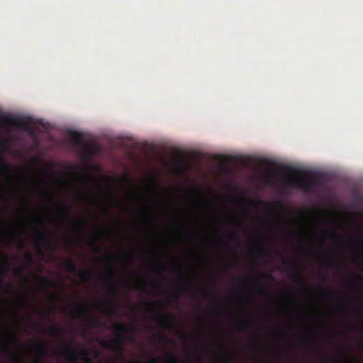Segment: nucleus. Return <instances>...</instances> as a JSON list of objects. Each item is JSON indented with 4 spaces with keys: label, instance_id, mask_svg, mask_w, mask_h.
Returning <instances> with one entry per match:
<instances>
[{
    "label": "nucleus",
    "instance_id": "3",
    "mask_svg": "<svg viewBox=\"0 0 363 363\" xmlns=\"http://www.w3.org/2000/svg\"><path fill=\"white\" fill-rule=\"evenodd\" d=\"M290 186H296L306 192L311 191L315 186L320 184V179L318 175L311 172H304V176L298 178H292L288 180Z\"/></svg>",
    "mask_w": 363,
    "mask_h": 363
},
{
    "label": "nucleus",
    "instance_id": "20",
    "mask_svg": "<svg viewBox=\"0 0 363 363\" xmlns=\"http://www.w3.org/2000/svg\"><path fill=\"white\" fill-rule=\"evenodd\" d=\"M0 261L3 262L6 267H9L10 264L9 257L6 254H4L1 251H0Z\"/></svg>",
    "mask_w": 363,
    "mask_h": 363
},
{
    "label": "nucleus",
    "instance_id": "49",
    "mask_svg": "<svg viewBox=\"0 0 363 363\" xmlns=\"http://www.w3.org/2000/svg\"><path fill=\"white\" fill-rule=\"evenodd\" d=\"M157 304L159 305V306L161 308L162 307V303L161 302H157Z\"/></svg>",
    "mask_w": 363,
    "mask_h": 363
},
{
    "label": "nucleus",
    "instance_id": "42",
    "mask_svg": "<svg viewBox=\"0 0 363 363\" xmlns=\"http://www.w3.org/2000/svg\"><path fill=\"white\" fill-rule=\"evenodd\" d=\"M164 272V267H163V265L160 264V273H163Z\"/></svg>",
    "mask_w": 363,
    "mask_h": 363
},
{
    "label": "nucleus",
    "instance_id": "34",
    "mask_svg": "<svg viewBox=\"0 0 363 363\" xmlns=\"http://www.w3.org/2000/svg\"><path fill=\"white\" fill-rule=\"evenodd\" d=\"M84 361L86 362V363H91L92 362V359L91 357H89L86 353H85L84 354Z\"/></svg>",
    "mask_w": 363,
    "mask_h": 363
},
{
    "label": "nucleus",
    "instance_id": "28",
    "mask_svg": "<svg viewBox=\"0 0 363 363\" xmlns=\"http://www.w3.org/2000/svg\"><path fill=\"white\" fill-rule=\"evenodd\" d=\"M6 274V270H3L1 275L0 276V287L5 286L4 277Z\"/></svg>",
    "mask_w": 363,
    "mask_h": 363
},
{
    "label": "nucleus",
    "instance_id": "30",
    "mask_svg": "<svg viewBox=\"0 0 363 363\" xmlns=\"http://www.w3.org/2000/svg\"><path fill=\"white\" fill-rule=\"evenodd\" d=\"M160 340L162 342H171V343H174V341L172 340V339H167L165 336L164 335H160Z\"/></svg>",
    "mask_w": 363,
    "mask_h": 363
},
{
    "label": "nucleus",
    "instance_id": "21",
    "mask_svg": "<svg viewBox=\"0 0 363 363\" xmlns=\"http://www.w3.org/2000/svg\"><path fill=\"white\" fill-rule=\"evenodd\" d=\"M259 277L268 281H274V278L270 273H264L259 274Z\"/></svg>",
    "mask_w": 363,
    "mask_h": 363
},
{
    "label": "nucleus",
    "instance_id": "37",
    "mask_svg": "<svg viewBox=\"0 0 363 363\" xmlns=\"http://www.w3.org/2000/svg\"><path fill=\"white\" fill-rule=\"evenodd\" d=\"M135 284H134L133 282H131V283H128V284L126 285V287H127V288H128V289H135Z\"/></svg>",
    "mask_w": 363,
    "mask_h": 363
},
{
    "label": "nucleus",
    "instance_id": "8",
    "mask_svg": "<svg viewBox=\"0 0 363 363\" xmlns=\"http://www.w3.org/2000/svg\"><path fill=\"white\" fill-rule=\"evenodd\" d=\"M107 284L109 286L108 298H110L111 301H112L115 306H117L118 296V288L115 283L113 281L111 277H109L108 279Z\"/></svg>",
    "mask_w": 363,
    "mask_h": 363
},
{
    "label": "nucleus",
    "instance_id": "35",
    "mask_svg": "<svg viewBox=\"0 0 363 363\" xmlns=\"http://www.w3.org/2000/svg\"><path fill=\"white\" fill-rule=\"evenodd\" d=\"M260 252H261V254L265 255L269 252V248L263 247L261 248Z\"/></svg>",
    "mask_w": 363,
    "mask_h": 363
},
{
    "label": "nucleus",
    "instance_id": "1",
    "mask_svg": "<svg viewBox=\"0 0 363 363\" xmlns=\"http://www.w3.org/2000/svg\"><path fill=\"white\" fill-rule=\"evenodd\" d=\"M75 315L77 318L86 320L91 325L111 329L113 331L116 336V340L114 341L101 340L99 342L100 345L103 348L121 351L123 344L125 341H133V337L131 335L133 330V328L127 326L124 323H117L113 324L111 327H108L107 324L91 316L87 308L84 307L77 308L75 311Z\"/></svg>",
    "mask_w": 363,
    "mask_h": 363
},
{
    "label": "nucleus",
    "instance_id": "41",
    "mask_svg": "<svg viewBox=\"0 0 363 363\" xmlns=\"http://www.w3.org/2000/svg\"><path fill=\"white\" fill-rule=\"evenodd\" d=\"M350 306V305L347 303H344L341 305V308L342 309L347 308Z\"/></svg>",
    "mask_w": 363,
    "mask_h": 363
},
{
    "label": "nucleus",
    "instance_id": "11",
    "mask_svg": "<svg viewBox=\"0 0 363 363\" xmlns=\"http://www.w3.org/2000/svg\"><path fill=\"white\" fill-rule=\"evenodd\" d=\"M164 357H167L166 361H162V358H154L149 361V363H177L178 359L171 355L169 353H165Z\"/></svg>",
    "mask_w": 363,
    "mask_h": 363
},
{
    "label": "nucleus",
    "instance_id": "33",
    "mask_svg": "<svg viewBox=\"0 0 363 363\" xmlns=\"http://www.w3.org/2000/svg\"><path fill=\"white\" fill-rule=\"evenodd\" d=\"M247 328V323H243L242 325H240L238 328V330L240 331H242V330H245Z\"/></svg>",
    "mask_w": 363,
    "mask_h": 363
},
{
    "label": "nucleus",
    "instance_id": "24",
    "mask_svg": "<svg viewBox=\"0 0 363 363\" xmlns=\"http://www.w3.org/2000/svg\"><path fill=\"white\" fill-rule=\"evenodd\" d=\"M13 273L17 275V276H19V277H21L24 279V280L26 281H28V279L27 277H26L24 274H23V269L22 268H16L14 269L13 271Z\"/></svg>",
    "mask_w": 363,
    "mask_h": 363
},
{
    "label": "nucleus",
    "instance_id": "46",
    "mask_svg": "<svg viewBox=\"0 0 363 363\" xmlns=\"http://www.w3.org/2000/svg\"><path fill=\"white\" fill-rule=\"evenodd\" d=\"M226 361L227 362H229L230 361H231V358L229 357H226Z\"/></svg>",
    "mask_w": 363,
    "mask_h": 363
},
{
    "label": "nucleus",
    "instance_id": "19",
    "mask_svg": "<svg viewBox=\"0 0 363 363\" xmlns=\"http://www.w3.org/2000/svg\"><path fill=\"white\" fill-rule=\"evenodd\" d=\"M320 295L322 296V297H324L325 298H328V299H332V298H337V294L333 292V291H328V290H323L320 291Z\"/></svg>",
    "mask_w": 363,
    "mask_h": 363
},
{
    "label": "nucleus",
    "instance_id": "16",
    "mask_svg": "<svg viewBox=\"0 0 363 363\" xmlns=\"http://www.w3.org/2000/svg\"><path fill=\"white\" fill-rule=\"evenodd\" d=\"M253 291L262 296H267L269 294L268 289L262 285H256L253 287Z\"/></svg>",
    "mask_w": 363,
    "mask_h": 363
},
{
    "label": "nucleus",
    "instance_id": "6",
    "mask_svg": "<svg viewBox=\"0 0 363 363\" xmlns=\"http://www.w3.org/2000/svg\"><path fill=\"white\" fill-rule=\"evenodd\" d=\"M58 356L64 357L67 361L72 363L77 362L78 359L76 350L69 345H65L58 354Z\"/></svg>",
    "mask_w": 363,
    "mask_h": 363
},
{
    "label": "nucleus",
    "instance_id": "15",
    "mask_svg": "<svg viewBox=\"0 0 363 363\" xmlns=\"http://www.w3.org/2000/svg\"><path fill=\"white\" fill-rule=\"evenodd\" d=\"M225 236L231 242L238 243L240 242L239 235L234 231L228 230L225 233Z\"/></svg>",
    "mask_w": 363,
    "mask_h": 363
},
{
    "label": "nucleus",
    "instance_id": "54",
    "mask_svg": "<svg viewBox=\"0 0 363 363\" xmlns=\"http://www.w3.org/2000/svg\"><path fill=\"white\" fill-rule=\"evenodd\" d=\"M108 258L112 259V258H113V257L110 255V256H108Z\"/></svg>",
    "mask_w": 363,
    "mask_h": 363
},
{
    "label": "nucleus",
    "instance_id": "36",
    "mask_svg": "<svg viewBox=\"0 0 363 363\" xmlns=\"http://www.w3.org/2000/svg\"><path fill=\"white\" fill-rule=\"evenodd\" d=\"M9 340L11 341H12V342H17L18 341V340L16 337V336L14 335H13V334H9Z\"/></svg>",
    "mask_w": 363,
    "mask_h": 363
},
{
    "label": "nucleus",
    "instance_id": "50",
    "mask_svg": "<svg viewBox=\"0 0 363 363\" xmlns=\"http://www.w3.org/2000/svg\"><path fill=\"white\" fill-rule=\"evenodd\" d=\"M21 181H22L23 182H26V180L25 179H21Z\"/></svg>",
    "mask_w": 363,
    "mask_h": 363
},
{
    "label": "nucleus",
    "instance_id": "26",
    "mask_svg": "<svg viewBox=\"0 0 363 363\" xmlns=\"http://www.w3.org/2000/svg\"><path fill=\"white\" fill-rule=\"evenodd\" d=\"M0 163L1 164L2 170L6 173H10V172H11L10 165L4 162V161L2 160H0Z\"/></svg>",
    "mask_w": 363,
    "mask_h": 363
},
{
    "label": "nucleus",
    "instance_id": "39",
    "mask_svg": "<svg viewBox=\"0 0 363 363\" xmlns=\"http://www.w3.org/2000/svg\"><path fill=\"white\" fill-rule=\"evenodd\" d=\"M339 353L340 355H342L343 357H345L347 355L346 351L343 349L340 350Z\"/></svg>",
    "mask_w": 363,
    "mask_h": 363
},
{
    "label": "nucleus",
    "instance_id": "9",
    "mask_svg": "<svg viewBox=\"0 0 363 363\" xmlns=\"http://www.w3.org/2000/svg\"><path fill=\"white\" fill-rule=\"evenodd\" d=\"M57 214L63 220L69 218L71 213L67 204L65 202H61L57 208Z\"/></svg>",
    "mask_w": 363,
    "mask_h": 363
},
{
    "label": "nucleus",
    "instance_id": "31",
    "mask_svg": "<svg viewBox=\"0 0 363 363\" xmlns=\"http://www.w3.org/2000/svg\"><path fill=\"white\" fill-rule=\"evenodd\" d=\"M26 261L29 263V264H31L33 261V255L30 252H27L26 255Z\"/></svg>",
    "mask_w": 363,
    "mask_h": 363
},
{
    "label": "nucleus",
    "instance_id": "10",
    "mask_svg": "<svg viewBox=\"0 0 363 363\" xmlns=\"http://www.w3.org/2000/svg\"><path fill=\"white\" fill-rule=\"evenodd\" d=\"M48 236L44 231H37L35 235V245L38 252H42L40 244L48 242Z\"/></svg>",
    "mask_w": 363,
    "mask_h": 363
},
{
    "label": "nucleus",
    "instance_id": "52",
    "mask_svg": "<svg viewBox=\"0 0 363 363\" xmlns=\"http://www.w3.org/2000/svg\"><path fill=\"white\" fill-rule=\"evenodd\" d=\"M330 263L331 264H334V262H333V260H330Z\"/></svg>",
    "mask_w": 363,
    "mask_h": 363
},
{
    "label": "nucleus",
    "instance_id": "32",
    "mask_svg": "<svg viewBox=\"0 0 363 363\" xmlns=\"http://www.w3.org/2000/svg\"><path fill=\"white\" fill-rule=\"evenodd\" d=\"M84 220H82L79 223L78 225H77V228L78 230L80 231V232H82L83 229H84Z\"/></svg>",
    "mask_w": 363,
    "mask_h": 363
},
{
    "label": "nucleus",
    "instance_id": "55",
    "mask_svg": "<svg viewBox=\"0 0 363 363\" xmlns=\"http://www.w3.org/2000/svg\"><path fill=\"white\" fill-rule=\"evenodd\" d=\"M359 243L360 245H362V242L361 240H359Z\"/></svg>",
    "mask_w": 363,
    "mask_h": 363
},
{
    "label": "nucleus",
    "instance_id": "22",
    "mask_svg": "<svg viewBox=\"0 0 363 363\" xmlns=\"http://www.w3.org/2000/svg\"><path fill=\"white\" fill-rule=\"evenodd\" d=\"M328 237L332 240H338V234L336 230H333L327 233Z\"/></svg>",
    "mask_w": 363,
    "mask_h": 363
},
{
    "label": "nucleus",
    "instance_id": "18",
    "mask_svg": "<svg viewBox=\"0 0 363 363\" xmlns=\"http://www.w3.org/2000/svg\"><path fill=\"white\" fill-rule=\"evenodd\" d=\"M92 273L90 270H82L79 272V276L83 281H89L91 277Z\"/></svg>",
    "mask_w": 363,
    "mask_h": 363
},
{
    "label": "nucleus",
    "instance_id": "51",
    "mask_svg": "<svg viewBox=\"0 0 363 363\" xmlns=\"http://www.w3.org/2000/svg\"><path fill=\"white\" fill-rule=\"evenodd\" d=\"M55 295H53V294H52V295H51V298H52V299H54V298H55Z\"/></svg>",
    "mask_w": 363,
    "mask_h": 363
},
{
    "label": "nucleus",
    "instance_id": "38",
    "mask_svg": "<svg viewBox=\"0 0 363 363\" xmlns=\"http://www.w3.org/2000/svg\"><path fill=\"white\" fill-rule=\"evenodd\" d=\"M145 306H146V307H147V310L148 311H151V309H152V303H145Z\"/></svg>",
    "mask_w": 363,
    "mask_h": 363
},
{
    "label": "nucleus",
    "instance_id": "2",
    "mask_svg": "<svg viewBox=\"0 0 363 363\" xmlns=\"http://www.w3.org/2000/svg\"><path fill=\"white\" fill-rule=\"evenodd\" d=\"M72 144L79 148V154L84 160H89L99 151L95 144H84L82 142V135L78 132L71 130L69 133Z\"/></svg>",
    "mask_w": 363,
    "mask_h": 363
},
{
    "label": "nucleus",
    "instance_id": "45",
    "mask_svg": "<svg viewBox=\"0 0 363 363\" xmlns=\"http://www.w3.org/2000/svg\"><path fill=\"white\" fill-rule=\"evenodd\" d=\"M108 312H109V313H110L111 315H113V313H114V311H113V310H112V309H110V310L108 311Z\"/></svg>",
    "mask_w": 363,
    "mask_h": 363
},
{
    "label": "nucleus",
    "instance_id": "43",
    "mask_svg": "<svg viewBox=\"0 0 363 363\" xmlns=\"http://www.w3.org/2000/svg\"><path fill=\"white\" fill-rule=\"evenodd\" d=\"M87 197H88V196H87V195H85V194H82V195L81 196V199H87Z\"/></svg>",
    "mask_w": 363,
    "mask_h": 363
},
{
    "label": "nucleus",
    "instance_id": "48",
    "mask_svg": "<svg viewBox=\"0 0 363 363\" xmlns=\"http://www.w3.org/2000/svg\"><path fill=\"white\" fill-rule=\"evenodd\" d=\"M92 306H94V307H99V304H96V303H93V304H92Z\"/></svg>",
    "mask_w": 363,
    "mask_h": 363
},
{
    "label": "nucleus",
    "instance_id": "25",
    "mask_svg": "<svg viewBox=\"0 0 363 363\" xmlns=\"http://www.w3.org/2000/svg\"><path fill=\"white\" fill-rule=\"evenodd\" d=\"M6 350H7V351H8V352H9V354H10V359H11V360L13 363H21V362H19V359H18V356H17L16 354H14V353L11 352L10 351V349H9L8 347H7Z\"/></svg>",
    "mask_w": 363,
    "mask_h": 363
},
{
    "label": "nucleus",
    "instance_id": "13",
    "mask_svg": "<svg viewBox=\"0 0 363 363\" xmlns=\"http://www.w3.org/2000/svg\"><path fill=\"white\" fill-rule=\"evenodd\" d=\"M39 284L42 288L47 289L50 287H55V282L48 278L40 277L39 278Z\"/></svg>",
    "mask_w": 363,
    "mask_h": 363
},
{
    "label": "nucleus",
    "instance_id": "40",
    "mask_svg": "<svg viewBox=\"0 0 363 363\" xmlns=\"http://www.w3.org/2000/svg\"><path fill=\"white\" fill-rule=\"evenodd\" d=\"M270 225L272 226H277L279 225V222L273 220L270 222Z\"/></svg>",
    "mask_w": 363,
    "mask_h": 363
},
{
    "label": "nucleus",
    "instance_id": "12",
    "mask_svg": "<svg viewBox=\"0 0 363 363\" xmlns=\"http://www.w3.org/2000/svg\"><path fill=\"white\" fill-rule=\"evenodd\" d=\"M161 323L164 327H170L172 325L175 320V317L171 313L165 314L162 315Z\"/></svg>",
    "mask_w": 363,
    "mask_h": 363
},
{
    "label": "nucleus",
    "instance_id": "5",
    "mask_svg": "<svg viewBox=\"0 0 363 363\" xmlns=\"http://www.w3.org/2000/svg\"><path fill=\"white\" fill-rule=\"evenodd\" d=\"M283 265L286 271L291 274L294 278L301 280V267L298 264L289 260H284Z\"/></svg>",
    "mask_w": 363,
    "mask_h": 363
},
{
    "label": "nucleus",
    "instance_id": "4",
    "mask_svg": "<svg viewBox=\"0 0 363 363\" xmlns=\"http://www.w3.org/2000/svg\"><path fill=\"white\" fill-rule=\"evenodd\" d=\"M1 118L4 121V124L6 128H9L10 126H19L23 128L26 131L30 133L31 129L28 125V121L25 118H13L11 116L1 115Z\"/></svg>",
    "mask_w": 363,
    "mask_h": 363
},
{
    "label": "nucleus",
    "instance_id": "53",
    "mask_svg": "<svg viewBox=\"0 0 363 363\" xmlns=\"http://www.w3.org/2000/svg\"><path fill=\"white\" fill-rule=\"evenodd\" d=\"M268 177H269V178H272V177H273V175H272V174H269Z\"/></svg>",
    "mask_w": 363,
    "mask_h": 363
},
{
    "label": "nucleus",
    "instance_id": "17",
    "mask_svg": "<svg viewBox=\"0 0 363 363\" xmlns=\"http://www.w3.org/2000/svg\"><path fill=\"white\" fill-rule=\"evenodd\" d=\"M175 292L174 293V297L178 298L181 294H184V292L189 291V290H187L184 289L181 283H177L175 285Z\"/></svg>",
    "mask_w": 363,
    "mask_h": 363
},
{
    "label": "nucleus",
    "instance_id": "44",
    "mask_svg": "<svg viewBox=\"0 0 363 363\" xmlns=\"http://www.w3.org/2000/svg\"><path fill=\"white\" fill-rule=\"evenodd\" d=\"M119 359H120V362H121L124 361V358L123 357V356H120Z\"/></svg>",
    "mask_w": 363,
    "mask_h": 363
},
{
    "label": "nucleus",
    "instance_id": "27",
    "mask_svg": "<svg viewBox=\"0 0 363 363\" xmlns=\"http://www.w3.org/2000/svg\"><path fill=\"white\" fill-rule=\"evenodd\" d=\"M91 246H94L96 250V252H100L101 250V247L98 245V240L94 239L92 242L89 243Z\"/></svg>",
    "mask_w": 363,
    "mask_h": 363
},
{
    "label": "nucleus",
    "instance_id": "47",
    "mask_svg": "<svg viewBox=\"0 0 363 363\" xmlns=\"http://www.w3.org/2000/svg\"><path fill=\"white\" fill-rule=\"evenodd\" d=\"M318 277L319 280H323V277L322 276L319 275Z\"/></svg>",
    "mask_w": 363,
    "mask_h": 363
},
{
    "label": "nucleus",
    "instance_id": "23",
    "mask_svg": "<svg viewBox=\"0 0 363 363\" xmlns=\"http://www.w3.org/2000/svg\"><path fill=\"white\" fill-rule=\"evenodd\" d=\"M35 347L43 355L47 354V347L42 343H38L35 345Z\"/></svg>",
    "mask_w": 363,
    "mask_h": 363
},
{
    "label": "nucleus",
    "instance_id": "14",
    "mask_svg": "<svg viewBox=\"0 0 363 363\" xmlns=\"http://www.w3.org/2000/svg\"><path fill=\"white\" fill-rule=\"evenodd\" d=\"M65 269L71 274H75L77 272L76 264L72 259H67L65 262Z\"/></svg>",
    "mask_w": 363,
    "mask_h": 363
},
{
    "label": "nucleus",
    "instance_id": "7",
    "mask_svg": "<svg viewBox=\"0 0 363 363\" xmlns=\"http://www.w3.org/2000/svg\"><path fill=\"white\" fill-rule=\"evenodd\" d=\"M32 327L37 332H43L50 335H57L62 332L61 328L56 325L50 326L46 331H43L44 327L40 323H33Z\"/></svg>",
    "mask_w": 363,
    "mask_h": 363
},
{
    "label": "nucleus",
    "instance_id": "29",
    "mask_svg": "<svg viewBox=\"0 0 363 363\" xmlns=\"http://www.w3.org/2000/svg\"><path fill=\"white\" fill-rule=\"evenodd\" d=\"M198 291L204 298H208L210 296L208 291L206 289H199Z\"/></svg>",
    "mask_w": 363,
    "mask_h": 363
}]
</instances>
